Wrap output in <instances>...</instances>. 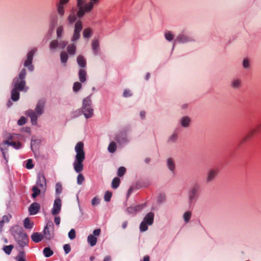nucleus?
Instances as JSON below:
<instances>
[{
	"label": "nucleus",
	"mask_w": 261,
	"mask_h": 261,
	"mask_svg": "<svg viewBox=\"0 0 261 261\" xmlns=\"http://www.w3.org/2000/svg\"><path fill=\"white\" fill-rule=\"evenodd\" d=\"M77 17H79L77 14L76 15L74 13H71L68 17V21L70 24H72L76 21Z\"/></svg>",
	"instance_id": "nucleus-31"
},
{
	"label": "nucleus",
	"mask_w": 261,
	"mask_h": 261,
	"mask_svg": "<svg viewBox=\"0 0 261 261\" xmlns=\"http://www.w3.org/2000/svg\"><path fill=\"white\" fill-rule=\"evenodd\" d=\"M116 144L114 142H111L108 148V151L110 153H114L116 150Z\"/></svg>",
	"instance_id": "nucleus-37"
},
{
	"label": "nucleus",
	"mask_w": 261,
	"mask_h": 261,
	"mask_svg": "<svg viewBox=\"0 0 261 261\" xmlns=\"http://www.w3.org/2000/svg\"><path fill=\"white\" fill-rule=\"evenodd\" d=\"M68 237L70 240H73L75 238V231L74 229H71L68 232Z\"/></svg>",
	"instance_id": "nucleus-51"
},
{
	"label": "nucleus",
	"mask_w": 261,
	"mask_h": 261,
	"mask_svg": "<svg viewBox=\"0 0 261 261\" xmlns=\"http://www.w3.org/2000/svg\"><path fill=\"white\" fill-rule=\"evenodd\" d=\"M77 62L79 65L81 67H85L86 65V61L84 57L79 56L77 58Z\"/></svg>",
	"instance_id": "nucleus-29"
},
{
	"label": "nucleus",
	"mask_w": 261,
	"mask_h": 261,
	"mask_svg": "<svg viewBox=\"0 0 261 261\" xmlns=\"http://www.w3.org/2000/svg\"><path fill=\"white\" fill-rule=\"evenodd\" d=\"M59 47V42L58 40H55L52 41L49 45V48L50 49H54Z\"/></svg>",
	"instance_id": "nucleus-46"
},
{
	"label": "nucleus",
	"mask_w": 261,
	"mask_h": 261,
	"mask_svg": "<svg viewBox=\"0 0 261 261\" xmlns=\"http://www.w3.org/2000/svg\"><path fill=\"white\" fill-rule=\"evenodd\" d=\"M112 194L110 191H107L104 195V199L107 202H109L112 197Z\"/></svg>",
	"instance_id": "nucleus-50"
},
{
	"label": "nucleus",
	"mask_w": 261,
	"mask_h": 261,
	"mask_svg": "<svg viewBox=\"0 0 261 261\" xmlns=\"http://www.w3.org/2000/svg\"><path fill=\"white\" fill-rule=\"evenodd\" d=\"M9 145V140H6L0 144V149L2 152L4 159L7 162L8 160V156L6 155L8 146Z\"/></svg>",
	"instance_id": "nucleus-17"
},
{
	"label": "nucleus",
	"mask_w": 261,
	"mask_h": 261,
	"mask_svg": "<svg viewBox=\"0 0 261 261\" xmlns=\"http://www.w3.org/2000/svg\"><path fill=\"white\" fill-rule=\"evenodd\" d=\"M26 74V70L23 68L20 72L18 76L13 79L12 83L13 88L19 90L20 91H22L24 90L26 85L25 81Z\"/></svg>",
	"instance_id": "nucleus-6"
},
{
	"label": "nucleus",
	"mask_w": 261,
	"mask_h": 261,
	"mask_svg": "<svg viewBox=\"0 0 261 261\" xmlns=\"http://www.w3.org/2000/svg\"><path fill=\"white\" fill-rule=\"evenodd\" d=\"M13 146L16 149H19L21 148L22 144L19 142H13V141H9V145Z\"/></svg>",
	"instance_id": "nucleus-40"
},
{
	"label": "nucleus",
	"mask_w": 261,
	"mask_h": 261,
	"mask_svg": "<svg viewBox=\"0 0 261 261\" xmlns=\"http://www.w3.org/2000/svg\"><path fill=\"white\" fill-rule=\"evenodd\" d=\"M40 205L37 202H33L29 208V213L31 215H36L39 211Z\"/></svg>",
	"instance_id": "nucleus-18"
},
{
	"label": "nucleus",
	"mask_w": 261,
	"mask_h": 261,
	"mask_svg": "<svg viewBox=\"0 0 261 261\" xmlns=\"http://www.w3.org/2000/svg\"><path fill=\"white\" fill-rule=\"evenodd\" d=\"M63 249L65 254L69 253L71 251V247L69 244H65L63 246Z\"/></svg>",
	"instance_id": "nucleus-58"
},
{
	"label": "nucleus",
	"mask_w": 261,
	"mask_h": 261,
	"mask_svg": "<svg viewBox=\"0 0 261 261\" xmlns=\"http://www.w3.org/2000/svg\"><path fill=\"white\" fill-rule=\"evenodd\" d=\"M86 71L83 69H80L79 71V77L81 82L84 83L86 81Z\"/></svg>",
	"instance_id": "nucleus-25"
},
{
	"label": "nucleus",
	"mask_w": 261,
	"mask_h": 261,
	"mask_svg": "<svg viewBox=\"0 0 261 261\" xmlns=\"http://www.w3.org/2000/svg\"><path fill=\"white\" fill-rule=\"evenodd\" d=\"M43 253V255L46 257H49L54 254L53 251L48 247L44 248Z\"/></svg>",
	"instance_id": "nucleus-33"
},
{
	"label": "nucleus",
	"mask_w": 261,
	"mask_h": 261,
	"mask_svg": "<svg viewBox=\"0 0 261 261\" xmlns=\"http://www.w3.org/2000/svg\"><path fill=\"white\" fill-rule=\"evenodd\" d=\"M62 202L60 198L58 197L56 198L54 201L53 208L51 210V214L53 215H57L58 214L61 209Z\"/></svg>",
	"instance_id": "nucleus-13"
},
{
	"label": "nucleus",
	"mask_w": 261,
	"mask_h": 261,
	"mask_svg": "<svg viewBox=\"0 0 261 261\" xmlns=\"http://www.w3.org/2000/svg\"><path fill=\"white\" fill-rule=\"evenodd\" d=\"M31 238L34 242L37 243L42 241L43 238V236L41 233L36 232L33 233Z\"/></svg>",
	"instance_id": "nucleus-21"
},
{
	"label": "nucleus",
	"mask_w": 261,
	"mask_h": 261,
	"mask_svg": "<svg viewBox=\"0 0 261 261\" xmlns=\"http://www.w3.org/2000/svg\"><path fill=\"white\" fill-rule=\"evenodd\" d=\"M115 139L117 142L120 145L125 144L129 141L127 137L126 132L125 130L119 132L116 135Z\"/></svg>",
	"instance_id": "nucleus-11"
},
{
	"label": "nucleus",
	"mask_w": 261,
	"mask_h": 261,
	"mask_svg": "<svg viewBox=\"0 0 261 261\" xmlns=\"http://www.w3.org/2000/svg\"><path fill=\"white\" fill-rule=\"evenodd\" d=\"M167 164L169 169L173 172L175 170V164L173 159L171 158L168 159L167 161Z\"/></svg>",
	"instance_id": "nucleus-30"
},
{
	"label": "nucleus",
	"mask_w": 261,
	"mask_h": 261,
	"mask_svg": "<svg viewBox=\"0 0 261 261\" xmlns=\"http://www.w3.org/2000/svg\"><path fill=\"white\" fill-rule=\"evenodd\" d=\"M100 1V0H89V2L86 3L84 7L85 14L91 12L94 6L98 5Z\"/></svg>",
	"instance_id": "nucleus-12"
},
{
	"label": "nucleus",
	"mask_w": 261,
	"mask_h": 261,
	"mask_svg": "<svg viewBox=\"0 0 261 261\" xmlns=\"http://www.w3.org/2000/svg\"><path fill=\"white\" fill-rule=\"evenodd\" d=\"M148 224L144 222V221H142L140 225V231L141 232H144L148 229Z\"/></svg>",
	"instance_id": "nucleus-44"
},
{
	"label": "nucleus",
	"mask_w": 261,
	"mask_h": 261,
	"mask_svg": "<svg viewBox=\"0 0 261 261\" xmlns=\"http://www.w3.org/2000/svg\"><path fill=\"white\" fill-rule=\"evenodd\" d=\"M218 172L217 169H211L210 170L207 175L206 181L209 182L213 180L217 176Z\"/></svg>",
	"instance_id": "nucleus-19"
},
{
	"label": "nucleus",
	"mask_w": 261,
	"mask_h": 261,
	"mask_svg": "<svg viewBox=\"0 0 261 261\" xmlns=\"http://www.w3.org/2000/svg\"><path fill=\"white\" fill-rule=\"evenodd\" d=\"M45 100H39L36 106L35 111L32 110H29L26 111L25 115L30 118L32 124L36 125L37 124L38 116H40L44 112Z\"/></svg>",
	"instance_id": "nucleus-3"
},
{
	"label": "nucleus",
	"mask_w": 261,
	"mask_h": 261,
	"mask_svg": "<svg viewBox=\"0 0 261 261\" xmlns=\"http://www.w3.org/2000/svg\"><path fill=\"white\" fill-rule=\"evenodd\" d=\"M242 85V81L239 79H233L231 82V87L235 89H239Z\"/></svg>",
	"instance_id": "nucleus-27"
},
{
	"label": "nucleus",
	"mask_w": 261,
	"mask_h": 261,
	"mask_svg": "<svg viewBox=\"0 0 261 261\" xmlns=\"http://www.w3.org/2000/svg\"><path fill=\"white\" fill-rule=\"evenodd\" d=\"M13 247H14L12 245L4 246L3 248V250L7 254L10 255L12 252Z\"/></svg>",
	"instance_id": "nucleus-43"
},
{
	"label": "nucleus",
	"mask_w": 261,
	"mask_h": 261,
	"mask_svg": "<svg viewBox=\"0 0 261 261\" xmlns=\"http://www.w3.org/2000/svg\"><path fill=\"white\" fill-rule=\"evenodd\" d=\"M67 44V41H62L59 43V47L61 48H64Z\"/></svg>",
	"instance_id": "nucleus-62"
},
{
	"label": "nucleus",
	"mask_w": 261,
	"mask_h": 261,
	"mask_svg": "<svg viewBox=\"0 0 261 261\" xmlns=\"http://www.w3.org/2000/svg\"><path fill=\"white\" fill-rule=\"evenodd\" d=\"M23 225L25 228L31 229L33 227L34 223L31 222L29 218H26L23 221Z\"/></svg>",
	"instance_id": "nucleus-28"
},
{
	"label": "nucleus",
	"mask_w": 261,
	"mask_h": 261,
	"mask_svg": "<svg viewBox=\"0 0 261 261\" xmlns=\"http://www.w3.org/2000/svg\"><path fill=\"white\" fill-rule=\"evenodd\" d=\"M81 87H82L81 83H80L78 82H75L73 84V90L74 92H77L78 91H79L81 89Z\"/></svg>",
	"instance_id": "nucleus-47"
},
{
	"label": "nucleus",
	"mask_w": 261,
	"mask_h": 261,
	"mask_svg": "<svg viewBox=\"0 0 261 261\" xmlns=\"http://www.w3.org/2000/svg\"><path fill=\"white\" fill-rule=\"evenodd\" d=\"M177 139V134L173 133L169 138L168 141L170 142H175Z\"/></svg>",
	"instance_id": "nucleus-53"
},
{
	"label": "nucleus",
	"mask_w": 261,
	"mask_h": 261,
	"mask_svg": "<svg viewBox=\"0 0 261 261\" xmlns=\"http://www.w3.org/2000/svg\"><path fill=\"white\" fill-rule=\"evenodd\" d=\"M243 66L245 69H248L250 67L249 61L247 59H244L243 62Z\"/></svg>",
	"instance_id": "nucleus-56"
},
{
	"label": "nucleus",
	"mask_w": 261,
	"mask_h": 261,
	"mask_svg": "<svg viewBox=\"0 0 261 261\" xmlns=\"http://www.w3.org/2000/svg\"><path fill=\"white\" fill-rule=\"evenodd\" d=\"M165 37L167 40L171 41L173 40L174 35L170 32L168 31L165 33Z\"/></svg>",
	"instance_id": "nucleus-45"
},
{
	"label": "nucleus",
	"mask_w": 261,
	"mask_h": 261,
	"mask_svg": "<svg viewBox=\"0 0 261 261\" xmlns=\"http://www.w3.org/2000/svg\"><path fill=\"white\" fill-rule=\"evenodd\" d=\"M94 110L92 107L91 96L89 95L84 99L82 109H79L72 113L73 117H76L83 114L86 119L92 117Z\"/></svg>",
	"instance_id": "nucleus-2"
},
{
	"label": "nucleus",
	"mask_w": 261,
	"mask_h": 261,
	"mask_svg": "<svg viewBox=\"0 0 261 261\" xmlns=\"http://www.w3.org/2000/svg\"><path fill=\"white\" fill-rule=\"evenodd\" d=\"M60 56L61 62L62 63H66L68 59L67 54L65 51H62L61 53Z\"/></svg>",
	"instance_id": "nucleus-42"
},
{
	"label": "nucleus",
	"mask_w": 261,
	"mask_h": 261,
	"mask_svg": "<svg viewBox=\"0 0 261 261\" xmlns=\"http://www.w3.org/2000/svg\"><path fill=\"white\" fill-rule=\"evenodd\" d=\"M193 40V39L187 34L184 33H180L175 39L173 42V48L176 43H185L188 42H191Z\"/></svg>",
	"instance_id": "nucleus-10"
},
{
	"label": "nucleus",
	"mask_w": 261,
	"mask_h": 261,
	"mask_svg": "<svg viewBox=\"0 0 261 261\" xmlns=\"http://www.w3.org/2000/svg\"><path fill=\"white\" fill-rule=\"evenodd\" d=\"M145 206L144 204H139L135 206H130L127 208L126 212L128 214L135 215L141 211Z\"/></svg>",
	"instance_id": "nucleus-14"
},
{
	"label": "nucleus",
	"mask_w": 261,
	"mask_h": 261,
	"mask_svg": "<svg viewBox=\"0 0 261 261\" xmlns=\"http://www.w3.org/2000/svg\"><path fill=\"white\" fill-rule=\"evenodd\" d=\"M100 202V200L97 197H94L91 201V204L92 205H98Z\"/></svg>",
	"instance_id": "nucleus-57"
},
{
	"label": "nucleus",
	"mask_w": 261,
	"mask_h": 261,
	"mask_svg": "<svg viewBox=\"0 0 261 261\" xmlns=\"http://www.w3.org/2000/svg\"><path fill=\"white\" fill-rule=\"evenodd\" d=\"M92 29L88 28H86L83 31V37L85 38L88 39L92 35Z\"/></svg>",
	"instance_id": "nucleus-34"
},
{
	"label": "nucleus",
	"mask_w": 261,
	"mask_h": 261,
	"mask_svg": "<svg viewBox=\"0 0 261 261\" xmlns=\"http://www.w3.org/2000/svg\"><path fill=\"white\" fill-rule=\"evenodd\" d=\"M97 239L96 237L92 234H90L87 238L88 243L91 246L93 247L96 244Z\"/></svg>",
	"instance_id": "nucleus-26"
},
{
	"label": "nucleus",
	"mask_w": 261,
	"mask_h": 261,
	"mask_svg": "<svg viewBox=\"0 0 261 261\" xmlns=\"http://www.w3.org/2000/svg\"><path fill=\"white\" fill-rule=\"evenodd\" d=\"M83 28L82 21L80 20L76 21L74 24L73 34L71 38L72 42L77 41L80 38L81 32L83 30Z\"/></svg>",
	"instance_id": "nucleus-9"
},
{
	"label": "nucleus",
	"mask_w": 261,
	"mask_h": 261,
	"mask_svg": "<svg viewBox=\"0 0 261 261\" xmlns=\"http://www.w3.org/2000/svg\"><path fill=\"white\" fill-rule=\"evenodd\" d=\"M11 218V216L10 215H4L3 216L2 221L4 223L8 222L10 221V219Z\"/></svg>",
	"instance_id": "nucleus-59"
},
{
	"label": "nucleus",
	"mask_w": 261,
	"mask_h": 261,
	"mask_svg": "<svg viewBox=\"0 0 261 261\" xmlns=\"http://www.w3.org/2000/svg\"><path fill=\"white\" fill-rule=\"evenodd\" d=\"M190 121V118L187 116L183 117L180 119V123H181V125L183 127H188L189 126Z\"/></svg>",
	"instance_id": "nucleus-32"
},
{
	"label": "nucleus",
	"mask_w": 261,
	"mask_h": 261,
	"mask_svg": "<svg viewBox=\"0 0 261 261\" xmlns=\"http://www.w3.org/2000/svg\"><path fill=\"white\" fill-rule=\"evenodd\" d=\"M165 195L163 194H161L158 196L157 201L159 203H161V202H163L165 200Z\"/></svg>",
	"instance_id": "nucleus-60"
},
{
	"label": "nucleus",
	"mask_w": 261,
	"mask_h": 261,
	"mask_svg": "<svg viewBox=\"0 0 261 261\" xmlns=\"http://www.w3.org/2000/svg\"><path fill=\"white\" fill-rule=\"evenodd\" d=\"M17 261H26L25 259V253L23 250H20L16 258Z\"/></svg>",
	"instance_id": "nucleus-36"
},
{
	"label": "nucleus",
	"mask_w": 261,
	"mask_h": 261,
	"mask_svg": "<svg viewBox=\"0 0 261 261\" xmlns=\"http://www.w3.org/2000/svg\"><path fill=\"white\" fill-rule=\"evenodd\" d=\"M126 169L124 167H120L117 171V175L119 177L122 176L125 173Z\"/></svg>",
	"instance_id": "nucleus-49"
},
{
	"label": "nucleus",
	"mask_w": 261,
	"mask_h": 261,
	"mask_svg": "<svg viewBox=\"0 0 261 261\" xmlns=\"http://www.w3.org/2000/svg\"><path fill=\"white\" fill-rule=\"evenodd\" d=\"M37 49L36 47L30 50L27 55V59L24 62V66L28 68L30 71H33L34 69V66L32 65V61L35 53L37 51Z\"/></svg>",
	"instance_id": "nucleus-8"
},
{
	"label": "nucleus",
	"mask_w": 261,
	"mask_h": 261,
	"mask_svg": "<svg viewBox=\"0 0 261 261\" xmlns=\"http://www.w3.org/2000/svg\"><path fill=\"white\" fill-rule=\"evenodd\" d=\"M54 222L57 225H59L60 223V217H56L54 219Z\"/></svg>",
	"instance_id": "nucleus-64"
},
{
	"label": "nucleus",
	"mask_w": 261,
	"mask_h": 261,
	"mask_svg": "<svg viewBox=\"0 0 261 261\" xmlns=\"http://www.w3.org/2000/svg\"><path fill=\"white\" fill-rule=\"evenodd\" d=\"M123 95L125 97L130 96L132 95L130 91L128 89L124 90Z\"/></svg>",
	"instance_id": "nucleus-61"
},
{
	"label": "nucleus",
	"mask_w": 261,
	"mask_h": 261,
	"mask_svg": "<svg viewBox=\"0 0 261 261\" xmlns=\"http://www.w3.org/2000/svg\"><path fill=\"white\" fill-rule=\"evenodd\" d=\"M74 150L76 154L72 165L74 171L76 173H79L77 177V184L80 185L83 184L85 179L83 175L80 173L84 169L83 162L85 159L84 143L82 142L77 143L75 146Z\"/></svg>",
	"instance_id": "nucleus-1"
},
{
	"label": "nucleus",
	"mask_w": 261,
	"mask_h": 261,
	"mask_svg": "<svg viewBox=\"0 0 261 261\" xmlns=\"http://www.w3.org/2000/svg\"><path fill=\"white\" fill-rule=\"evenodd\" d=\"M43 233V237H44L46 240H50L53 237V233H50L49 230L48 224L44 227Z\"/></svg>",
	"instance_id": "nucleus-22"
},
{
	"label": "nucleus",
	"mask_w": 261,
	"mask_h": 261,
	"mask_svg": "<svg viewBox=\"0 0 261 261\" xmlns=\"http://www.w3.org/2000/svg\"><path fill=\"white\" fill-rule=\"evenodd\" d=\"M100 232L101 230L100 228L96 229L93 230L92 235L96 237V236H98L100 234Z\"/></svg>",
	"instance_id": "nucleus-63"
},
{
	"label": "nucleus",
	"mask_w": 261,
	"mask_h": 261,
	"mask_svg": "<svg viewBox=\"0 0 261 261\" xmlns=\"http://www.w3.org/2000/svg\"><path fill=\"white\" fill-rule=\"evenodd\" d=\"M67 51L69 54L73 55L76 51V47L74 44L69 45L67 47Z\"/></svg>",
	"instance_id": "nucleus-41"
},
{
	"label": "nucleus",
	"mask_w": 261,
	"mask_h": 261,
	"mask_svg": "<svg viewBox=\"0 0 261 261\" xmlns=\"http://www.w3.org/2000/svg\"><path fill=\"white\" fill-rule=\"evenodd\" d=\"M199 191L200 186L198 184L195 183L191 186L188 192V196L190 203H193L196 200Z\"/></svg>",
	"instance_id": "nucleus-7"
},
{
	"label": "nucleus",
	"mask_w": 261,
	"mask_h": 261,
	"mask_svg": "<svg viewBox=\"0 0 261 261\" xmlns=\"http://www.w3.org/2000/svg\"><path fill=\"white\" fill-rule=\"evenodd\" d=\"M192 216V213L190 211L186 212L183 215V218L186 223L189 222Z\"/></svg>",
	"instance_id": "nucleus-39"
},
{
	"label": "nucleus",
	"mask_w": 261,
	"mask_h": 261,
	"mask_svg": "<svg viewBox=\"0 0 261 261\" xmlns=\"http://www.w3.org/2000/svg\"><path fill=\"white\" fill-rule=\"evenodd\" d=\"M46 189V182L45 176L43 174H39L36 185L32 188V197L36 198L41 192H45Z\"/></svg>",
	"instance_id": "nucleus-4"
},
{
	"label": "nucleus",
	"mask_w": 261,
	"mask_h": 261,
	"mask_svg": "<svg viewBox=\"0 0 261 261\" xmlns=\"http://www.w3.org/2000/svg\"><path fill=\"white\" fill-rule=\"evenodd\" d=\"M26 122L27 119L24 117L22 116L18 120L17 123L19 125H23L26 123Z\"/></svg>",
	"instance_id": "nucleus-55"
},
{
	"label": "nucleus",
	"mask_w": 261,
	"mask_h": 261,
	"mask_svg": "<svg viewBox=\"0 0 261 261\" xmlns=\"http://www.w3.org/2000/svg\"><path fill=\"white\" fill-rule=\"evenodd\" d=\"M154 217V213L152 212H149L145 216L143 221L147 223L148 225H151L153 222Z\"/></svg>",
	"instance_id": "nucleus-20"
},
{
	"label": "nucleus",
	"mask_w": 261,
	"mask_h": 261,
	"mask_svg": "<svg viewBox=\"0 0 261 261\" xmlns=\"http://www.w3.org/2000/svg\"><path fill=\"white\" fill-rule=\"evenodd\" d=\"M34 165L33 163L32 159H28L26 161L25 167L28 169H31L33 168Z\"/></svg>",
	"instance_id": "nucleus-48"
},
{
	"label": "nucleus",
	"mask_w": 261,
	"mask_h": 261,
	"mask_svg": "<svg viewBox=\"0 0 261 261\" xmlns=\"http://www.w3.org/2000/svg\"><path fill=\"white\" fill-rule=\"evenodd\" d=\"M62 188L61 184L57 183L56 185V193L57 194H59L62 192Z\"/></svg>",
	"instance_id": "nucleus-54"
},
{
	"label": "nucleus",
	"mask_w": 261,
	"mask_h": 261,
	"mask_svg": "<svg viewBox=\"0 0 261 261\" xmlns=\"http://www.w3.org/2000/svg\"><path fill=\"white\" fill-rule=\"evenodd\" d=\"M120 180L118 177H115L112 182V187L113 189L117 188L120 184Z\"/></svg>",
	"instance_id": "nucleus-38"
},
{
	"label": "nucleus",
	"mask_w": 261,
	"mask_h": 261,
	"mask_svg": "<svg viewBox=\"0 0 261 261\" xmlns=\"http://www.w3.org/2000/svg\"><path fill=\"white\" fill-rule=\"evenodd\" d=\"M63 32V28L62 26L59 27L57 29V35L58 38L61 37Z\"/></svg>",
	"instance_id": "nucleus-52"
},
{
	"label": "nucleus",
	"mask_w": 261,
	"mask_h": 261,
	"mask_svg": "<svg viewBox=\"0 0 261 261\" xmlns=\"http://www.w3.org/2000/svg\"><path fill=\"white\" fill-rule=\"evenodd\" d=\"M69 1V0H60L56 4L58 13L61 16H63L64 15V7L68 3Z\"/></svg>",
	"instance_id": "nucleus-15"
},
{
	"label": "nucleus",
	"mask_w": 261,
	"mask_h": 261,
	"mask_svg": "<svg viewBox=\"0 0 261 261\" xmlns=\"http://www.w3.org/2000/svg\"><path fill=\"white\" fill-rule=\"evenodd\" d=\"M258 132V128L253 129L251 130L249 132L248 134L244 138V141H246L248 140L249 138L252 137L254 135L257 133Z\"/></svg>",
	"instance_id": "nucleus-35"
},
{
	"label": "nucleus",
	"mask_w": 261,
	"mask_h": 261,
	"mask_svg": "<svg viewBox=\"0 0 261 261\" xmlns=\"http://www.w3.org/2000/svg\"><path fill=\"white\" fill-rule=\"evenodd\" d=\"M85 0H77V6L79 8L77 15L79 18H82L85 15L84 7Z\"/></svg>",
	"instance_id": "nucleus-16"
},
{
	"label": "nucleus",
	"mask_w": 261,
	"mask_h": 261,
	"mask_svg": "<svg viewBox=\"0 0 261 261\" xmlns=\"http://www.w3.org/2000/svg\"><path fill=\"white\" fill-rule=\"evenodd\" d=\"M19 91V90L12 88L11 90V99L12 100L14 101L18 100L20 96Z\"/></svg>",
	"instance_id": "nucleus-24"
},
{
	"label": "nucleus",
	"mask_w": 261,
	"mask_h": 261,
	"mask_svg": "<svg viewBox=\"0 0 261 261\" xmlns=\"http://www.w3.org/2000/svg\"><path fill=\"white\" fill-rule=\"evenodd\" d=\"M99 44L98 40L95 39L93 41L92 48L95 55H97L99 50Z\"/></svg>",
	"instance_id": "nucleus-23"
},
{
	"label": "nucleus",
	"mask_w": 261,
	"mask_h": 261,
	"mask_svg": "<svg viewBox=\"0 0 261 261\" xmlns=\"http://www.w3.org/2000/svg\"><path fill=\"white\" fill-rule=\"evenodd\" d=\"M14 239L17 245L22 250L25 246H28L29 238L27 234L23 231L22 228H19L17 230L13 232Z\"/></svg>",
	"instance_id": "nucleus-5"
}]
</instances>
